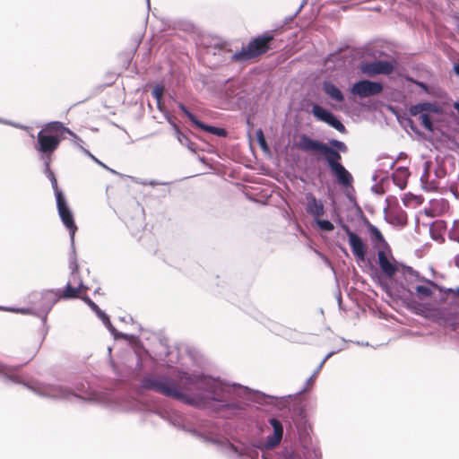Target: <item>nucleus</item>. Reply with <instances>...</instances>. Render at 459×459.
I'll use <instances>...</instances> for the list:
<instances>
[{
    "label": "nucleus",
    "mask_w": 459,
    "mask_h": 459,
    "mask_svg": "<svg viewBox=\"0 0 459 459\" xmlns=\"http://www.w3.org/2000/svg\"><path fill=\"white\" fill-rule=\"evenodd\" d=\"M89 307H91L93 301L85 294H81V298Z\"/></svg>",
    "instance_id": "nucleus-31"
},
{
    "label": "nucleus",
    "mask_w": 459,
    "mask_h": 459,
    "mask_svg": "<svg viewBox=\"0 0 459 459\" xmlns=\"http://www.w3.org/2000/svg\"><path fill=\"white\" fill-rule=\"evenodd\" d=\"M455 227L459 228V222H455Z\"/></svg>",
    "instance_id": "nucleus-41"
},
{
    "label": "nucleus",
    "mask_w": 459,
    "mask_h": 459,
    "mask_svg": "<svg viewBox=\"0 0 459 459\" xmlns=\"http://www.w3.org/2000/svg\"><path fill=\"white\" fill-rule=\"evenodd\" d=\"M89 307H91L93 301L85 294H81V298Z\"/></svg>",
    "instance_id": "nucleus-30"
},
{
    "label": "nucleus",
    "mask_w": 459,
    "mask_h": 459,
    "mask_svg": "<svg viewBox=\"0 0 459 459\" xmlns=\"http://www.w3.org/2000/svg\"><path fill=\"white\" fill-rule=\"evenodd\" d=\"M368 229H369V231H370L373 238L376 241H378V242H384L385 241L382 233L380 232V230L377 227H375L373 225H370Z\"/></svg>",
    "instance_id": "nucleus-24"
},
{
    "label": "nucleus",
    "mask_w": 459,
    "mask_h": 459,
    "mask_svg": "<svg viewBox=\"0 0 459 459\" xmlns=\"http://www.w3.org/2000/svg\"><path fill=\"white\" fill-rule=\"evenodd\" d=\"M65 134H68L71 136L75 135L74 133L65 127L62 122L53 121L47 123L38 133L37 142L34 145L36 151L50 159L65 138Z\"/></svg>",
    "instance_id": "nucleus-3"
},
{
    "label": "nucleus",
    "mask_w": 459,
    "mask_h": 459,
    "mask_svg": "<svg viewBox=\"0 0 459 459\" xmlns=\"http://www.w3.org/2000/svg\"><path fill=\"white\" fill-rule=\"evenodd\" d=\"M163 92H164V88L162 86H156L152 92V96L156 99L159 107H160V100L163 96Z\"/></svg>",
    "instance_id": "nucleus-26"
},
{
    "label": "nucleus",
    "mask_w": 459,
    "mask_h": 459,
    "mask_svg": "<svg viewBox=\"0 0 459 459\" xmlns=\"http://www.w3.org/2000/svg\"><path fill=\"white\" fill-rule=\"evenodd\" d=\"M403 273L404 275L414 277L415 281H410L409 286L418 299H425L431 298L435 290L443 291V288L437 284L435 281L420 277L419 273L410 266L403 267Z\"/></svg>",
    "instance_id": "nucleus-6"
},
{
    "label": "nucleus",
    "mask_w": 459,
    "mask_h": 459,
    "mask_svg": "<svg viewBox=\"0 0 459 459\" xmlns=\"http://www.w3.org/2000/svg\"><path fill=\"white\" fill-rule=\"evenodd\" d=\"M173 127L178 142L183 145H187L190 142L189 138L180 131L179 127L176 124H173Z\"/></svg>",
    "instance_id": "nucleus-22"
},
{
    "label": "nucleus",
    "mask_w": 459,
    "mask_h": 459,
    "mask_svg": "<svg viewBox=\"0 0 459 459\" xmlns=\"http://www.w3.org/2000/svg\"><path fill=\"white\" fill-rule=\"evenodd\" d=\"M269 422L273 429V433L267 437L265 446L267 448H273L277 446L282 439L283 427L281 422L275 418L270 419Z\"/></svg>",
    "instance_id": "nucleus-12"
},
{
    "label": "nucleus",
    "mask_w": 459,
    "mask_h": 459,
    "mask_svg": "<svg viewBox=\"0 0 459 459\" xmlns=\"http://www.w3.org/2000/svg\"><path fill=\"white\" fill-rule=\"evenodd\" d=\"M342 229L345 230L348 238L349 244L351 246V251L354 256L360 261H364L367 253V247L360 237H359L356 233L351 231L347 225H342Z\"/></svg>",
    "instance_id": "nucleus-11"
},
{
    "label": "nucleus",
    "mask_w": 459,
    "mask_h": 459,
    "mask_svg": "<svg viewBox=\"0 0 459 459\" xmlns=\"http://www.w3.org/2000/svg\"><path fill=\"white\" fill-rule=\"evenodd\" d=\"M199 377L179 372L176 379L167 376L148 375L142 379L141 386L166 397L200 407L204 405V398L199 394H192L193 389L199 390Z\"/></svg>",
    "instance_id": "nucleus-1"
},
{
    "label": "nucleus",
    "mask_w": 459,
    "mask_h": 459,
    "mask_svg": "<svg viewBox=\"0 0 459 459\" xmlns=\"http://www.w3.org/2000/svg\"><path fill=\"white\" fill-rule=\"evenodd\" d=\"M394 67L388 61L367 62L360 65V71L368 76H375L377 74L389 75L393 73Z\"/></svg>",
    "instance_id": "nucleus-9"
},
{
    "label": "nucleus",
    "mask_w": 459,
    "mask_h": 459,
    "mask_svg": "<svg viewBox=\"0 0 459 459\" xmlns=\"http://www.w3.org/2000/svg\"><path fill=\"white\" fill-rule=\"evenodd\" d=\"M410 113H411V115H412V116H417V115H419V114H420V116L421 114H424V113L422 112L420 103L416 104V105H412V106L410 108Z\"/></svg>",
    "instance_id": "nucleus-29"
},
{
    "label": "nucleus",
    "mask_w": 459,
    "mask_h": 459,
    "mask_svg": "<svg viewBox=\"0 0 459 459\" xmlns=\"http://www.w3.org/2000/svg\"><path fill=\"white\" fill-rule=\"evenodd\" d=\"M307 206L306 211L308 214L314 216L316 219L324 215L325 207L320 200H317L312 193L306 195Z\"/></svg>",
    "instance_id": "nucleus-14"
},
{
    "label": "nucleus",
    "mask_w": 459,
    "mask_h": 459,
    "mask_svg": "<svg viewBox=\"0 0 459 459\" xmlns=\"http://www.w3.org/2000/svg\"><path fill=\"white\" fill-rule=\"evenodd\" d=\"M420 124L421 126L429 130V131H432L433 130V123H432V120H431V117H429V115L428 114H421L420 116Z\"/></svg>",
    "instance_id": "nucleus-20"
},
{
    "label": "nucleus",
    "mask_w": 459,
    "mask_h": 459,
    "mask_svg": "<svg viewBox=\"0 0 459 459\" xmlns=\"http://www.w3.org/2000/svg\"><path fill=\"white\" fill-rule=\"evenodd\" d=\"M195 126H197L198 128L204 130V132L212 134L217 136L225 137L227 135V131L224 128L208 126V125L201 122L200 120H197L196 123L195 124Z\"/></svg>",
    "instance_id": "nucleus-17"
},
{
    "label": "nucleus",
    "mask_w": 459,
    "mask_h": 459,
    "mask_svg": "<svg viewBox=\"0 0 459 459\" xmlns=\"http://www.w3.org/2000/svg\"><path fill=\"white\" fill-rule=\"evenodd\" d=\"M316 221L322 230L332 231L334 229L333 224L327 220H320L319 218H316Z\"/></svg>",
    "instance_id": "nucleus-21"
},
{
    "label": "nucleus",
    "mask_w": 459,
    "mask_h": 459,
    "mask_svg": "<svg viewBox=\"0 0 459 459\" xmlns=\"http://www.w3.org/2000/svg\"><path fill=\"white\" fill-rule=\"evenodd\" d=\"M454 261H455V266L459 268V254L455 256Z\"/></svg>",
    "instance_id": "nucleus-36"
},
{
    "label": "nucleus",
    "mask_w": 459,
    "mask_h": 459,
    "mask_svg": "<svg viewBox=\"0 0 459 459\" xmlns=\"http://www.w3.org/2000/svg\"><path fill=\"white\" fill-rule=\"evenodd\" d=\"M15 311L20 312L22 314H31V309L30 308H18Z\"/></svg>",
    "instance_id": "nucleus-34"
},
{
    "label": "nucleus",
    "mask_w": 459,
    "mask_h": 459,
    "mask_svg": "<svg viewBox=\"0 0 459 459\" xmlns=\"http://www.w3.org/2000/svg\"><path fill=\"white\" fill-rule=\"evenodd\" d=\"M409 176V169L404 167H400L394 171L393 175V180L394 184L397 185L400 188H404Z\"/></svg>",
    "instance_id": "nucleus-16"
},
{
    "label": "nucleus",
    "mask_w": 459,
    "mask_h": 459,
    "mask_svg": "<svg viewBox=\"0 0 459 459\" xmlns=\"http://www.w3.org/2000/svg\"><path fill=\"white\" fill-rule=\"evenodd\" d=\"M0 374L4 376L7 379L14 383H22L21 377L14 373L13 368L5 366H0Z\"/></svg>",
    "instance_id": "nucleus-18"
},
{
    "label": "nucleus",
    "mask_w": 459,
    "mask_h": 459,
    "mask_svg": "<svg viewBox=\"0 0 459 459\" xmlns=\"http://www.w3.org/2000/svg\"><path fill=\"white\" fill-rule=\"evenodd\" d=\"M324 91L326 95H328L332 100L342 102L344 100V96L340 89L335 86L332 82H325L323 85Z\"/></svg>",
    "instance_id": "nucleus-15"
},
{
    "label": "nucleus",
    "mask_w": 459,
    "mask_h": 459,
    "mask_svg": "<svg viewBox=\"0 0 459 459\" xmlns=\"http://www.w3.org/2000/svg\"><path fill=\"white\" fill-rule=\"evenodd\" d=\"M419 85L421 86L424 90L427 91V87H426V85L424 83L420 82Z\"/></svg>",
    "instance_id": "nucleus-39"
},
{
    "label": "nucleus",
    "mask_w": 459,
    "mask_h": 459,
    "mask_svg": "<svg viewBox=\"0 0 459 459\" xmlns=\"http://www.w3.org/2000/svg\"><path fill=\"white\" fill-rule=\"evenodd\" d=\"M383 85L380 82L369 80H361L352 85L351 92L353 95L363 99L378 95L383 91Z\"/></svg>",
    "instance_id": "nucleus-8"
},
{
    "label": "nucleus",
    "mask_w": 459,
    "mask_h": 459,
    "mask_svg": "<svg viewBox=\"0 0 459 459\" xmlns=\"http://www.w3.org/2000/svg\"><path fill=\"white\" fill-rule=\"evenodd\" d=\"M420 105H421L422 112H434V113H437L439 111L438 107L436 104H434V103L423 102V103H420Z\"/></svg>",
    "instance_id": "nucleus-23"
},
{
    "label": "nucleus",
    "mask_w": 459,
    "mask_h": 459,
    "mask_svg": "<svg viewBox=\"0 0 459 459\" xmlns=\"http://www.w3.org/2000/svg\"><path fill=\"white\" fill-rule=\"evenodd\" d=\"M89 307H91L93 301L85 294H81V298Z\"/></svg>",
    "instance_id": "nucleus-32"
},
{
    "label": "nucleus",
    "mask_w": 459,
    "mask_h": 459,
    "mask_svg": "<svg viewBox=\"0 0 459 459\" xmlns=\"http://www.w3.org/2000/svg\"><path fill=\"white\" fill-rule=\"evenodd\" d=\"M296 147L302 152L322 155L330 171L340 185L349 186L352 184L353 178L351 174L341 162V153H345L348 151V147L343 142L332 139L329 141V144H327L314 140L307 134H301L296 143Z\"/></svg>",
    "instance_id": "nucleus-2"
},
{
    "label": "nucleus",
    "mask_w": 459,
    "mask_h": 459,
    "mask_svg": "<svg viewBox=\"0 0 459 459\" xmlns=\"http://www.w3.org/2000/svg\"><path fill=\"white\" fill-rule=\"evenodd\" d=\"M312 114L316 119L328 124L338 132L342 134L346 132V128L343 124L333 113L325 109L321 106L315 104L312 108Z\"/></svg>",
    "instance_id": "nucleus-10"
},
{
    "label": "nucleus",
    "mask_w": 459,
    "mask_h": 459,
    "mask_svg": "<svg viewBox=\"0 0 459 459\" xmlns=\"http://www.w3.org/2000/svg\"><path fill=\"white\" fill-rule=\"evenodd\" d=\"M56 206L58 214L63 224L70 232L71 239L74 240L77 226L74 220V215L66 203V200L62 193H57Z\"/></svg>",
    "instance_id": "nucleus-7"
},
{
    "label": "nucleus",
    "mask_w": 459,
    "mask_h": 459,
    "mask_svg": "<svg viewBox=\"0 0 459 459\" xmlns=\"http://www.w3.org/2000/svg\"><path fill=\"white\" fill-rule=\"evenodd\" d=\"M87 290L88 288L84 286L82 281L78 278V275L73 273L72 280L67 282L64 290L60 291L58 294L53 291H47L41 295L39 299L41 310L47 314L58 299H79L81 298V294L86 293Z\"/></svg>",
    "instance_id": "nucleus-5"
},
{
    "label": "nucleus",
    "mask_w": 459,
    "mask_h": 459,
    "mask_svg": "<svg viewBox=\"0 0 459 459\" xmlns=\"http://www.w3.org/2000/svg\"><path fill=\"white\" fill-rule=\"evenodd\" d=\"M46 166H47V169H48V178L51 181L52 187H53V189L55 191L56 198L57 199V193H62V192L58 189L57 180H56V178L55 177L54 172L51 171L50 169H49V162L48 161L46 163Z\"/></svg>",
    "instance_id": "nucleus-19"
},
{
    "label": "nucleus",
    "mask_w": 459,
    "mask_h": 459,
    "mask_svg": "<svg viewBox=\"0 0 459 459\" xmlns=\"http://www.w3.org/2000/svg\"><path fill=\"white\" fill-rule=\"evenodd\" d=\"M256 136H257V140H258V143H259L260 146L263 149H266L267 148V143H266L264 133H263V131L261 129L256 132Z\"/></svg>",
    "instance_id": "nucleus-28"
},
{
    "label": "nucleus",
    "mask_w": 459,
    "mask_h": 459,
    "mask_svg": "<svg viewBox=\"0 0 459 459\" xmlns=\"http://www.w3.org/2000/svg\"><path fill=\"white\" fill-rule=\"evenodd\" d=\"M96 314H98L101 309L98 307L96 303H91L90 307Z\"/></svg>",
    "instance_id": "nucleus-35"
},
{
    "label": "nucleus",
    "mask_w": 459,
    "mask_h": 459,
    "mask_svg": "<svg viewBox=\"0 0 459 459\" xmlns=\"http://www.w3.org/2000/svg\"><path fill=\"white\" fill-rule=\"evenodd\" d=\"M178 108L189 118V120L195 125L198 120L196 117L191 113L183 103H178Z\"/></svg>",
    "instance_id": "nucleus-25"
},
{
    "label": "nucleus",
    "mask_w": 459,
    "mask_h": 459,
    "mask_svg": "<svg viewBox=\"0 0 459 459\" xmlns=\"http://www.w3.org/2000/svg\"><path fill=\"white\" fill-rule=\"evenodd\" d=\"M330 357V354L326 355L325 359L322 361L321 366L325 363V361Z\"/></svg>",
    "instance_id": "nucleus-40"
},
{
    "label": "nucleus",
    "mask_w": 459,
    "mask_h": 459,
    "mask_svg": "<svg viewBox=\"0 0 459 459\" xmlns=\"http://www.w3.org/2000/svg\"><path fill=\"white\" fill-rule=\"evenodd\" d=\"M453 106H454V108H455L457 112H459V102H455Z\"/></svg>",
    "instance_id": "nucleus-38"
},
{
    "label": "nucleus",
    "mask_w": 459,
    "mask_h": 459,
    "mask_svg": "<svg viewBox=\"0 0 459 459\" xmlns=\"http://www.w3.org/2000/svg\"><path fill=\"white\" fill-rule=\"evenodd\" d=\"M446 292H447V293H452V294H454V295H455V296H459V287H458V288H456V289H447V290H446Z\"/></svg>",
    "instance_id": "nucleus-33"
},
{
    "label": "nucleus",
    "mask_w": 459,
    "mask_h": 459,
    "mask_svg": "<svg viewBox=\"0 0 459 459\" xmlns=\"http://www.w3.org/2000/svg\"><path fill=\"white\" fill-rule=\"evenodd\" d=\"M378 265L382 273L388 278H393L398 272V266L393 263L384 250L377 251Z\"/></svg>",
    "instance_id": "nucleus-13"
},
{
    "label": "nucleus",
    "mask_w": 459,
    "mask_h": 459,
    "mask_svg": "<svg viewBox=\"0 0 459 459\" xmlns=\"http://www.w3.org/2000/svg\"><path fill=\"white\" fill-rule=\"evenodd\" d=\"M98 317L103 322V324L108 326L109 329L113 328V325L109 320V317L108 316L104 313L102 310H100L98 314H97Z\"/></svg>",
    "instance_id": "nucleus-27"
},
{
    "label": "nucleus",
    "mask_w": 459,
    "mask_h": 459,
    "mask_svg": "<svg viewBox=\"0 0 459 459\" xmlns=\"http://www.w3.org/2000/svg\"><path fill=\"white\" fill-rule=\"evenodd\" d=\"M274 41V35L271 31H265L250 39L239 51L234 53L231 59L234 62L256 60L273 48Z\"/></svg>",
    "instance_id": "nucleus-4"
},
{
    "label": "nucleus",
    "mask_w": 459,
    "mask_h": 459,
    "mask_svg": "<svg viewBox=\"0 0 459 459\" xmlns=\"http://www.w3.org/2000/svg\"><path fill=\"white\" fill-rule=\"evenodd\" d=\"M454 71L455 73L459 75V64H456L455 66H454Z\"/></svg>",
    "instance_id": "nucleus-37"
}]
</instances>
